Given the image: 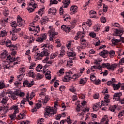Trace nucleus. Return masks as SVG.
I'll list each match as a JSON object with an SVG mask.
<instances>
[{"instance_id": "b1692460", "label": "nucleus", "mask_w": 124, "mask_h": 124, "mask_svg": "<svg viewBox=\"0 0 124 124\" xmlns=\"http://www.w3.org/2000/svg\"><path fill=\"white\" fill-rule=\"evenodd\" d=\"M111 42L113 45H117L118 43H119V42H121V39H117L113 38L111 39Z\"/></svg>"}, {"instance_id": "423d86ee", "label": "nucleus", "mask_w": 124, "mask_h": 124, "mask_svg": "<svg viewBox=\"0 0 124 124\" xmlns=\"http://www.w3.org/2000/svg\"><path fill=\"white\" fill-rule=\"evenodd\" d=\"M47 38L46 33L41 34L38 35V38L36 39V41L38 42H43Z\"/></svg>"}, {"instance_id": "0eeeda50", "label": "nucleus", "mask_w": 124, "mask_h": 124, "mask_svg": "<svg viewBox=\"0 0 124 124\" xmlns=\"http://www.w3.org/2000/svg\"><path fill=\"white\" fill-rule=\"evenodd\" d=\"M17 24L18 27H24L25 25V20H23L20 16L17 17Z\"/></svg>"}, {"instance_id": "7c9ffc66", "label": "nucleus", "mask_w": 124, "mask_h": 124, "mask_svg": "<svg viewBox=\"0 0 124 124\" xmlns=\"http://www.w3.org/2000/svg\"><path fill=\"white\" fill-rule=\"evenodd\" d=\"M8 55V52L6 51V50H4L2 51V52L1 53V56L2 58H4V59L6 58V57Z\"/></svg>"}, {"instance_id": "1a4fd4ad", "label": "nucleus", "mask_w": 124, "mask_h": 124, "mask_svg": "<svg viewBox=\"0 0 124 124\" xmlns=\"http://www.w3.org/2000/svg\"><path fill=\"white\" fill-rule=\"evenodd\" d=\"M71 51L72 52L68 51L67 52V55L68 57L69 58L70 60H74V59H75V56H76V54L75 53V52H73V48H71Z\"/></svg>"}, {"instance_id": "c03bdc74", "label": "nucleus", "mask_w": 124, "mask_h": 124, "mask_svg": "<svg viewBox=\"0 0 124 124\" xmlns=\"http://www.w3.org/2000/svg\"><path fill=\"white\" fill-rule=\"evenodd\" d=\"M11 26L13 28H14V29H16V27L18 26V25L17 23H16V21H14L11 23Z\"/></svg>"}, {"instance_id": "79ce46f5", "label": "nucleus", "mask_w": 124, "mask_h": 124, "mask_svg": "<svg viewBox=\"0 0 124 124\" xmlns=\"http://www.w3.org/2000/svg\"><path fill=\"white\" fill-rule=\"evenodd\" d=\"M58 56V52H55L52 53L50 55V60H53L56 57Z\"/></svg>"}, {"instance_id": "5fc2aeb1", "label": "nucleus", "mask_w": 124, "mask_h": 124, "mask_svg": "<svg viewBox=\"0 0 124 124\" xmlns=\"http://www.w3.org/2000/svg\"><path fill=\"white\" fill-rule=\"evenodd\" d=\"M20 81L21 80L16 81L14 83V84L16 86V87H19V86H21V81Z\"/></svg>"}, {"instance_id": "5701e85b", "label": "nucleus", "mask_w": 124, "mask_h": 124, "mask_svg": "<svg viewBox=\"0 0 124 124\" xmlns=\"http://www.w3.org/2000/svg\"><path fill=\"white\" fill-rule=\"evenodd\" d=\"M45 78L48 80H51V71H47L45 74Z\"/></svg>"}, {"instance_id": "f03ea898", "label": "nucleus", "mask_w": 124, "mask_h": 124, "mask_svg": "<svg viewBox=\"0 0 124 124\" xmlns=\"http://www.w3.org/2000/svg\"><path fill=\"white\" fill-rule=\"evenodd\" d=\"M113 26V27H116V28H119V29H115L114 30V32H115V33L113 34V35H116L121 37V36L124 34V28H123L121 26V25L118 23H114Z\"/></svg>"}, {"instance_id": "a19ab883", "label": "nucleus", "mask_w": 124, "mask_h": 124, "mask_svg": "<svg viewBox=\"0 0 124 124\" xmlns=\"http://www.w3.org/2000/svg\"><path fill=\"white\" fill-rule=\"evenodd\" d=\"M4 43H5L6 44V46H7V47H10V46H11V41L10 40H7L6 42L5 41L4 42Z\"/></svg>"}, {"instance_id": "2f4dec72", "label": "nucleus", "mask_w": 124, "mask_h": 124, "mask_svg": "<svg viewBox=\"0 0 124 124\" xmlns=\"http://www.w3.org/2000/svg\"><path fill=\"white\" fill-rule=\"evenodd\" d=\"M102 67L104 68L106 67V68H107L108 69H109L110 68V63H103L102 64Z\"/></svg>"}, {"instance_id": "cd10ccee", "label": "nucleus", "mask_w": 124, "mask_h": 124, "mask_svg": "<svg viewBox=\"0 0 124 124\" xmlns=\"http://www.w3.org/2000/svg\"><path fill=\"white\" fill-rule=\"evenodd\" d=\"M28 5L31 6H33L34 8H36V6H37V5L35 4V1L33 0H31V2H30L28 4Z\"/></svg>"}, {"instance_id": "bb28decb", "label": "nucleus", "mask_w": 124, "mask_h": 124, "mask_svg": "<svg viewBox=\"0 0 124 124\" xmlns=\"http://www.w3.org/2000/svg\"><path fill=\"white\" fill-rule=\"evenodd\" d=\"M117 107H118V106H117L116 105L111 106L109 108V110L111 111V112H115L116 109H117Z\"/></svg>"}, {"instance_id": "49530a36", "label": "nucleus", "mask_w": 124, "mask_h": 124, "mask_svg": "<svg viewBox=\"0 0 124 124\" xmlns=\"http://www.w3.org/2000/svg\"><path fill=\"white\" fill-rule=\"evenodd\" d=\"M10 50H11L12 51H13V50H16L17 49V46L15 45H12L11 44L10 47Z\"/></svg>"}, {"instance_id": "e433bc0d", "label": "nucleus", "mask_w": 124, "mask_h": 124, "mask_svg": "<svg viewBox=\"0 0 124 124\" xmlns=\"http://www.w3.org/2000/svg\"><path fill=\"white\" fill-rule=\"evenodd\" d=\"M7 101H8V97H5L2 99L1 101V103H2V104H6V103H7Z\"/></svg>"}, {"instance_id": "f8f14e48", "label": "nucleus", "mask_w": 124, "mask_h": 124, "mask_svg": "<svg viewBox=\"0 0 124 124\" xmlns=\"http://www.w3.org/2000/svg\"><path fill=\"white\" fill-rule=\"evenodd\" d=\"M62 3V8H67V7H68V5L70 4V0H63Z\"/></svg>"}, {"instance_id": "a211bd4d", "label": "nucleus", "mask_w": 124, "mask_h": 124, "mask_svg": "<svg viewBox=\"0 0 124 124\" xmlns=\"http://www.w3.org/2000/svg\"><path fill=\"white\" fill-rule=\"evenodd\" d=\"M112 87L114 91H118L121 88V83L119 82L118 84H112Z\"/></svg>"}, {"instance_id": "6e6d98bb", "label": "nucleus", "mask_w": 124, "mask_h": 124, "mask_svg": "<svg viewBox=\"0 0 124 124\" xmlns=\"http://www.w3.org/2000/svg\"><path fill=\"white\" fill-rule=\"evenodd\" d=\"M16 117V113L15 112H14L13 114H11L10 115V118H11V120H14L15 118Z\"/></svg>"}, {"instance_id": "4c0bfd02", "label": "nucleus", "mask_w": 124, "mask_h": 124, "mask_svg": "<svg viewBox=\"0 0 124 124\" xmlns=\"http://www.w3.org/2000/svg\"><path fill=\"white\" fill-rule=\"evenodd\" d=\"M80 43L82 46H87V42L85 39H82V38H80Z\"/></svg>"}, {"instance_id": "e2e57ef3", "label": "nucleus", "mask_w": 124, "mask_h": 124, "mask_svg": "<svg viewBox=\"0 0 124 124\" xmlns=\"http://www.w3.org/2000/svg\"><path fill=\"white\" fill-rule=\"evenodd\" d=\"M37 78H38L39 79H42V78H43L44 75H43V74H37Z\"/></svg>"}, {"instance_id": "ea45409f", "label": "nucleus", "mask_w": 124, "mask_h": 124, "mask_svg": "<svg viewBox=\"0 0 124 124\" xmlns=\"http://www.w3.org/2000/svg\"><path fill=\"white\" fill-rule=\"evenodd\" d=\"M7 32L5 31H1L0 34V37H4V36H6Z\"/></svg>"}, {"instance_id": "39448f33", "label": "nucleus", "mask_w": 124, "mask_h": 124, "mask_svg": "<svg viewBox=\"0 0 124 124\" xmlns=\"http://www.w3.org/2000/svg\"><path fill=\"white\" fill-rule=\"evenodd\" d=\"M110 97V95L109 94H106L104 97V101H102V104L101 106H108V104L110 102V99H109Z\"/></svg>"}, {"instance_id": "4be33fe9", "label": "nucleus", "mask_w": 124, "mask_h": 124, "mask_svg": "<svg viewBox=\"0 0 124 124\" xmlns=\"http://www.w3.org/2000/svg\"><path fill=\"white\" fill-rule=\"evenodd\" d=\"M108 54V51L106 50H104L99 53L100 56L103 57V58H106V55Z\"/></svg>"}, {"instance_id": "4468645a", "label": "nucleus", "mask_w": 124, "mask_h": 124, "mask_svg": "<svg viewBox=\"0 0 124 124\" xmlns=\"http://www.w3.org/2000/svg\"><path fill=\"white\" fill-rule=\"evenodd\" d=\"M42 51L41 52V55L43 57H46L49 56V52H48V49L45 48V47H42Z\"/></svg>"}, {"instance_id": "bf43d9fd", "label": "nucleus", "mask_w": 124, "mask_h": 124, "mask_svg": "<svg viewBox=\"0 0 124 124\" xmlns=\"http://www.w3.org/2000/svg\"><path fill=\"white\" fill-rule=\"evenodd\" d=\"M13 32H17V31H21V29L18 28V29H16V28H13L12 30Z\"/></svg>"}, {"instance_id": "f257e3e1", "label": "nucleus", "mask_w": 124, "mask_h": 124, "mask_svg": "<svg viewBox=\"0 0 124 124\" xmlns=\"http://www.w3.org/2000/svg\"><path fill=\"white\" fill-rule=\"evenodd\" d=\"M56 106H58V101H56L54 102V110L51 108L50 107H47L46 108V112L45 113V115L48 116V117H51L53 115L55 114H57V108Z\"/></svg>"}, {"instance_id": "6ab92c4d", "label": "nucleus", "mask_w": 124, "mask_h": 124, "mask_svg": "<svg viewBox=\"0 0 124 124\" xmlns=\"http://www.w3.org/2000/svg\"><path fill=\"white\" fill-rule=\"evenodd\" d=\"M70 11H73L72 13L74 14V13H76L78 11V7L77 6H72L70 8Z\"/></svg>"}, {"instance_id": "412c9836", "label": "nucleus", "mask_w": 124, "mask_h": 124, "mask_svg": "<svg viewBox=\"0 0 124 124\" xmlns=\"http://www.w3.org/2000/svg\"><path fill=\"white\" fill-rule=\"evenodd\" d=\"M45 48L46 49H48L49 50H53V48H54V46L52 45L49 46L48 44H45L43 46L42 48Z\"/></svg>"}, {"instance_id": "ddd939ff", "label": "nucleus", "mask_w": 124, "mask_h": 124, "mask_svg": "<svg viewBox=\"0 0 124 124\" xmlns=\"http://www.w3.org/2000/svg\"><path fill=\"white\" fill-rule=\"evenodd\" d=\"M65 55V46H62L60 54L59 55V58H62Z\"/></svg>"}, {"instance_id": "f704fd0d", "label": "nucleus", "mask_w": 124, "mask_h": 124, "mask_svg": "<svg viewBox=\"0 0 124 124\" xmlns=\"http://www.w3.org/2000/svg\"><path fill=\"white\" fill-rule=\"evenodd\" d=\"M99 109V104L96 103L94 104V106H93V109L94 111H98Z\"/></svg>"}, {"instance_id": "72a5a7b5", "label": "nucleus", "mask_w": 124, "mask_h": 124, "mask_svg": "<svg viewBox=\"0 0 124 124\" xmlns=\"http://www.w3.org/2000/svg\"><path fill=\"white\" fill-rule=\"evenodd\" d=\"M27 9L28 11L31 13V12H32L33 11H34V9H35V8H34V7L32 6L28 5V7Z\"/></svg>"}, {"instance_id": "f3484780", "label": "nucleus", "mask_w": 124, "mask_h": 124, "mask_svg": "<svg viewBox=\"0 0 124 124\" xmlns=\"http://www.w3.org/2000/svg\"><path fill=\"white\" fill-rule=\"evenodd\" d=\"M56 13H57V9L55 8H50L48 10V14L56 15Z\"/></svg>"}, {"instance_id": "3c124183", "label": "nucleus", "mask_w": 124, "mask_h": 124, "mask_svg": "<svg viewBox=\"0 0 124 124\" xmlns=\"http://www.w3.org/2000/svg\"><path fill=\"white\" fill-rule=\"evenodd\" d=\"M123 116H124V110L120 111L118 115V118H122Z\"/></svg>"}, {"instance_id": "de8ad7c7", "label": "nucleus", "mask_w": 124, "mask_h": 124, "mask_svg": "<svg viewBox=\"0 0 124 124\" xmlns=\"http://www.w3.org/2000/svg\"><path fill=\"white\" fill-rule=\"evenodd\" d=\"M42 100L43 104H45L47 103V101L49 100V98L47 96H45V99L44 100L42 99Z\"/></svg>"}, {"instance_id": "13d9d810", "label": "nucleus", "mask_w": 124, "mask_h": 124, "mask_svg": "<svg viewBox=\"0 0 124 124\" xmlns=\"http://www.w3.org/2000/svg\"><path fill=\"white\" fill-rule=\"evenodd\" d=\"M93 14L94 16L92 17V18H94V17L95 16V15H96V12L94 11H91L90 12V15H93Z\"/></svg>"}, {"instance_id": "aec40b11", "label": "nucleus", "mask_w": 124, "mask_h": 124, "mask_svg": "<svg viewBox=\"0 0 124 124\" xmlns=\"http://www.w3.org/2000/svg\"><path fill=\"white\" fill-rule=\"evenodd\" d=\"M42 58H43V56L42 55L41 53H36L35 54V58L37 60H42Z\"/></svg>"}, {"instance_id": "09e8293b", "label": "nucleus", "mask_w": 124, "mask_h": 124, "mask_svg": "<svg viewBox=\"0 0 124 124\" xmlns=\"http://www.w3.org/2000/svg\"><path fill=\"white\" fill-rule=\"evenodd\" d=\"M14 110H15V111L14 113H16L17 114V113H19V109L18 108V106H15L13 107Z\"/></svg>"}, {"instance_id": "a878e982", "label": "nucleus", "mask_w": 124, "mask_h": 124, "mask_svg": "<svg viewBox=\"0 0 124 124\" xmlns=\"http://www.w3.org/2000/svg\"><path fill=\"white\" fill-rule=\"evenodd\" d=\"M28 75L29 77H32V78H35V74L33 73V71L32 70H31L28 73Z\"/></svg>"}, {"instance_id": "c9c22d12", "label": "nucleus", "mask_w": 124, "mask_h": 124, "mask_svg": "<svg viewBox=\"0 0 124 124\" xmlns=\"http://www.w3.org/2000/svg\"><path fill=\"white\" fill-rule=\"evenodd\" d=\"M108 55L110 58H113V57H114V56H115V51L110 50L109 51H108Z\"/></svg>"}, {"instance_id": "473e14b6", "label": "nucleus", "mask_w": 124, "mask_h": 124, "mask_svg": "<svg viewBox=\"0 0 124 124\" xmlns=\"http://www.w3.org/2000/svg\"><path fill=\"white\" fill-rule=\"evenodd\" d=\"M87 80H88V78H82L81 79H80L79 81V84L85 85V84H86V83L87 82Z\"/></svg>"}, {"instance_id": "9b49d317", "label": "nucleus", "mask_w": 124, "mask_h": 124, "mask_svg": "<svg viewBox=\"0 0 124 124\" xmlns=\"http://www.w3.org/2000/svg\"><path fill=\"white\" fill-rule=\"evenodd\" d=\"M10 64L8 63L7 62H3L2 64V67H3L4 71L7 69H10Z\"/></svg>"}, {"instance_id": "37998d69", "label": "nucleus", "mask_w": 124, "mask_h": 124, "mask_svg": "<svg viewBox=\"0 0 124 124\" xmlns=\"http://www.w3.org/2000/svg\"><path fill=\"white\" fill-rule=\"evenodd\" d=\"M33 31H35L36 32H39L40 31V29L39 28V26H37L35 27V26H34L33 28Z\"/></svg>"}, {"instance_id": "58836bf2", "label": "nucleus", "mask_w": 124, "mask_h": 124, "mask_svg": "<svg viewBox=\"0 0 124 124\" xmlns=\"http://www.w3.org/2000/svg\"><path fill=\"white\" fill-rule=\"evenodd\" d=\"M44 12V8H42L40 9L38 11V15H40V16H42V15L43 14Z\"/></svg>"}, {"instance_id": "603ef678", "label": "nucleus", "mask_w": 124, "mask_h": 124, "mask_svg": "<svg viewBox=\"0 0 124 124\" xmlns=\"http://www.w3.org/2000/svg\"><path fill=\"white\" fill-rule=\"evenodd\" d=\"M73 62V61H72V60H70L67 61V66H69L70 67V66H72V65H73V64H72Z\"/></svg>"}, {"instance_id": "a18cd8bd", "label": "nucleus", "mask_w": 124, "mask_h": 124, "mask_svg": "<svg viewBox=\"0 0 124 124\" xmlns=\"http://www.w3.org/2000/svg\"><path fill=\"white\" fill-rule=\"evenodd\" d=\"M43 67L42 66V65L39 64L38 66L36 68V71H38V72H40V70L42 69V68Z\"/></svg>"}, {"instance_id": "7ed1b4c3", "label": "nucleus", "mask_w": 124, "mask_h": 124, "mask_svg": "<svg viewBox=\"0 0 124 124\" xmlns=\"http://www.w3.org/2000/svg\"><path fill=\"white\" fill-rule=\"evenodd\" d=\"M48 34L49 35V41H53L56 35H58V33L55 31V28H52L48 31Z\"/></svg>"}, {"instance_id": "69168bd1", "label": "nucleus", "mask_w": 124, "mask_h": 124, "mask_svg": "<svg viewBox=\"0 0 124 124\" xmlns=\"http://www.w3.org/2000/svg\"><path fill=\"white\" fill-rule=\"evenodd\" d=\"M100 83H101V80H100V79L95 80L94 82L95 85H100Z\"/></svg>"}, {"instance_id": "338daca9", "label": "nucleus", "mask_w": 124, "mask_h": 124, "mask_svg": "<svg viewBox=\"0 0 124 124\" xmlns=\"http://www.w3.org/2000/svg\"><path fill=\"white\" fill-rule=\"evenodd\" d=\"M48 60H49V57L47 56L43 60V62L46 63L48 62Z\"/></svg>"}, {"instance_id": "9d476101", "label": "nucleus", "mask_w": 124, "mask_h": 124, "mask_svg": "<svg viewBox=\"0 0 124 124\" xmlns=\"http://www.w3.org/2000/svg\"><path fill=\"white\" fill-rule=\"evenodd\" d=\"M8 96H9V97H11L13 100H16L17 98V96H19V92L15 91L12 95H9Z\"/></svg>"}, {"instance_id": "4d7b16f0", "label": "nucleus", "mask_w": 124, "mask_h": 124, "mask_svg": "<svg viewBox=\"0 0 124 124\" xmlns=\"http://www.w3.org/2000/svg\"><path fill=\"white\" fill-rule=\"evenodd\" d=\"M101 22L102 23H103L105 24V23H106V18L104 16H102L100 18Z\"/></svg>"}, {"instance_id": "c756f323", "label": "nucleus", "mask_w": 124, "mask_h": 124, "mask_svg": "<svg viewBox=\"0 0 124 124\" xmlns=\"http://www.w3.org/2000/svg\"><path fill=\"white\" fill-rule=\"evenodd\" d=\"M117 66H118V65L116 63L113 64L112 65H110L109 64V70H114L115 68H117Z\"/></svg>"}, {"instance_id": "dca6fc26", "label": "nucleus", "mask_w": 124, "mask_h": 124, "mask_svg": "<svg viewBox=\"0 0 124 124\" xmlns=\"http://www.w3.org/2000/svg\"><path fill=\"white\" fill-rule=\"evenodd\" d=\"M6 58L7 60V62H13L15 61V58H14L13 59V58H12L10 55L8 54Z\"/></svg>"}, {"instance_id": "8fccbe9b", "label": "nucleus", "mask_w": 124, "mask_h": 124, "mask_svg": "<svg viewBox=\"0 0 124 124\" xmlns=\"http://www.w3.org/2000/svg\"><path fill=\"white\" fill-rule=\"evenodd\" d=\"M25 71H26V69L24 67L21 68L19 69V73H20V74H24V73H25Z\"/></svg>"}, {"instance_id": "864d4df0", "label": "nucleus", "mask_w": 124, "mask_h": 124, "mask_svg": "<svg viewBox=\"0 0 124 124\" xmlns=\"http://www.w3.org/2000/svg\"><path fill=\"white\" fill-rule=\"evenodd\" d=\"M103 11L104 12H107V10L108 9V7H107V6L105 5V4H103Z\"/></svg>"}, {"instance_id": "c85d7f7f", "label": "nucleus", "mask_w": 124, "mask_h": 124, "mask_svg": "<svg viewBox=\"0 0 124 124\" xmlns=\"http://www.w3.org/2000/svg\"><path fill=\"white\" fill-rule=\"evenodd\" d=\"M5 87V84L4 83V80H1L0 81V90H2Z\"/></svg>"}, {"instance_id": "393cba45", "label": "nucleus", "mask_w": 124, "mask_h": 124, "mask_svg": "<svg viewBox=\"0 0 124 124\" xmlns=\"http://www.w3.org/2000/svg\"><path fill=\"white\" fill-rule=\"evenodd\" d=\"M40 23L42 26H44L45 25H46L47 23H48V19L42 18L40 20Z\"/></svg>"}, {"instance_id": "6e6552de", "label": "nucleus", "mask_w": 124, "mask_h": 124, "mask_svg": "<svg viewBox=\"0 0 124 124\" xmlns=\"http://www.w3.org/2000/svg\"><path fill=\"white\" fill-rule=\"evenodd\" d=\"M23 87H28V88H31V87L34 85V81H29V80H26L23 81Z\"/></svg>"}, {"instance_id": "0e129e2a", "label": "nucleus", "mask_w": 124, "mask_h": 124, "mask_svg": "<svg viewBox=\"0 0 124 124\" xmlns=\"http://www.w3.org/2000/svg\"><path fill=\"white\" fill-rule=\"evenodd\" d=\"M50 2L51 4H57L58 3V1L57 0H51L50 1Z\"/></svg>"}, {"instance_id": "052dcab7", "label": "nucleus", "mask_w": 124, "mask_h": 124, "mask_svg": "<svg viewBox=\"0 0 124 124\" xmlns=\"http://www.w3.org/2000/svg\"><path fill=\"white\" fill-rule=\"evenodd\" d=\"M69 91L72 92V93H75V92H76V89L74 87L72 86L71 88L69 89Z\"/></svg>"}, {"instance_id": "20e7f679", "label": "nucleus", "mask_w": 124, "mask_h": 124, "mask_svg": "<svg viewBox=\"0 0 124 124\" xmlns=\"http://www.w3.org/2000/svg\"><path fill=\"white\" fill-rule=\"evenodd\" d=\"M73 74L72 72L70 71L66 73V76L64 77V79H63V82H69L72 79Z\"/></svg>"}, {"instance_id": "680f3d73", "label": "nucleus", "mask_w": 124, "mask_h": 124, "mask_svg": "<svg viewBox=\"0 0 124 124\" xmlns=\"http://www.w3.org/2000/svg\"><path fill=\"white\" fill-rule=\"evenodd\" d=\"M107 120H108V118H107V116L106 115L102 118L101 123H104V122H106Z\"/></svg>"}, {"instance_id": "774afa93", "label": "nucleus", "mask_w": 124, "mask_h": 124, "mask_svg": "<svg viewBox=\"0 0 124 124\" xmlns=\"http://www.w3.org/2000/svg\"><path fill=\"white\" fill-rule=\"evenodd\" d=\"M90 79L91 81H94V80H95V76H94V75H92L90 76Z\"/></svg>"}, {"instance_id": "2eb2a0df", "label": "nucleus", "mask_w": 124, "mask_h": 124, "mask_svg": "<svg viewBox=\"0 0 124 124\" xmlns=\"http://www.w3.org/2000/svg\"><path fill=\"white\" fill-rule=\"evenodd\" d=\"M122 95H123V94L121 92L115 93L113 95V99H119Z\"/></svg>"}]
</instances>
